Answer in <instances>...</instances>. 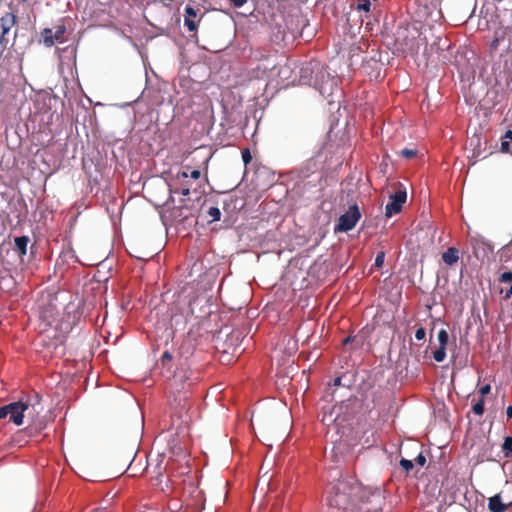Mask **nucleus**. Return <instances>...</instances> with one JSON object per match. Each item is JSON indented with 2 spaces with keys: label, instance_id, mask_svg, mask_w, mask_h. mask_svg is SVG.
<instances>
[{
  "label": "nucleus",
  "instance_id": "ea45409f",
  "mask_svg": "<svg viewBox=\"0 0 512 512\" xmlns=\"http://www.w3.org/2000/svg\"><path fill=\"white\" fill-rule=\"evenodd\" d=\"M231 3L234 5V7L236 8H240L242 7L245 3H247V0H230Z\"/></svg>",
  "mask_w": 512,
  "mask_h": 512
},
{
  "label": "nucleus",
  "instance_id": "39448f33",
  "mask_svg": "<svg viewBox=\"0 0 512 512\" xmlns=\"http://www.w3.org/2000/svg\"><path fill=\"white\" fill-rule=\"evenodd\" d=\"M285 28H287L288 35L291 36V42L294 43L296 39L302 36L304 27L307 25V19L303 16L299 9L293 14L287 16L281 15Z\"/></svg>",
  "mask_w": 512,
  "mask_h": 512
},
{
  "label": "nucleus",
  "instance_id": "5701e85b",
  "mask_svg": "<svg viewBox=\"0 0 512 512\" xmlns=\"http://www.w3.org/2000/svg\"><path fill=\"white\" fill-rule=\"evenodd\" d=\"M439 346L446 347L449 341L448 332L445 329H440L437 334Z\"/></svg>",
  "mask_w": 512,
  "mask_h": 512
},
{
  "label": "nucleus",
  "instance_id": "a19ab883",
  "mask_svg": "<svg viewBox=\"0 0 512 512\" xmlns=\"http://www.w3.org/2000/svg\"><path fill=\"white\" fill-rule=\"evenodd\" d=\"M512 297V283L510 284V287L506 290L505 294H504V299L505 300H508Z\"/></svg>",
  "mask_w": 512,
  "mask_h": 512
},
{
  "label": "nucleus",
  "instance_id": "6ab92c4d",
  "mask_svg": "<svg viewBox=\"0 0 512 512\" xmlns=\"http://www.w3.org/2000/svg\"><path fill=\"white\" fill-rule=\"evenodd\" d=\"M67 28L65 24L61 21V23H58L55 26V31L53 32L55 42L57 43H64L66 41L65 34H66Z\"/></svg>",
  "mask_w": 512,
  "mask_h": 512
},
{
  "label": "nucleus",
  "instance_id": "f704fd0d",
  "mask_svg": "<svg viewBox=\"0 0 512 512\" xmlns=\"http://www.w3.org/2000/svg\"><path fill=\"white\" fill-rule=\"evenodd\" d=\"M183 208L174 209L172 212V215L174 218H181L186 219L188 217V214H185L182 212Z\"/></svg>",
  "mask_w": 512,
  "mask_h": 512
},
{
  "label": "nucleus",
  "instance_id": "0eeeda50",
  "mask_svg": "<svg viewBox=\"0 0 512 512\" xmlns=\"http://www.w3.org/2000/svg\"><path fill=\"white\" fill-rule=\"evenodd\" d=\"M205 15L206 11L200 5H186L184 9V26L189 32H196Z\"/></svg>",
  "mask_w": 512,
  "mask_h": 512
},
{
  "label": "nucleus",
  "instance_id": "7ed1b4c3",
  "mask_svg": "<svg viewBox=\"0 0 512 512\" xmlns=\"http://www.w3.org/2000/svg\"><path fill=\"white\" fill-rule=\"evenodd\" d=\"M385 494L380 488H367L354 512H382L385 505Z\"/></svg>",
  "mask_w": 512,
  "mask_h": 512
},
{
  "label": "nucleus",
  "instance_id": "f8f14e48",
  "mask_svg": "<svg viewBox=\"0 0 512 512\" xmlns=\"http://www.w3.org/2000/svg\"><path fill=\"white\" fill-rule=\"evenodd\" d=\"M169 403L180 418L183 417L191 407L189 394H171Z\"/></svg>",
  "mask_w": 512,
  "mask_h": 512
},
{
  "label": "nucleus",
  "instance_id": "09e8293b",
  "mask_svg": "<svg viewBox=\"0 0 512 512\" xmlns=\"http://www.w3.org/2000/svg\"><path fill=\"white\" fill-rule=\"evenodd\" d=\"M4 49H5V48H3V46H1V45H0V55L2 54V52H3V50H4Z\"/></svg>",
  "mask_w": 512,
  "mask_h": 512
},
{
  "label": "nucleus",
  "instance_id": "a18cd8bd",
  "mask_svg": "<svg viewBox=\"0 0 512 512\" xmlns=\"http://www.w3.org/2000/svg\"><path fill=\"white\" fill-rule=\"evenodd\" d=\"M506 414L509 419H512V405L507 407Z\"/></svg>",
  "mask_w": 512,
  "mask_h": 512
},
{
  "label": "nucleus",
  "instance_id": "9d476101",
  "mask_svg": "<svg viewBox=\"0 0 512 512\" xmlns=\"http://www.w3.org/2000/svg\"><path fill=\"white\" fill-rule=\"evenodd\" d=\"M419 36L420 33L415 26L400 27L396 34V41L405 49L413 50L417 46L415 42Z\"/></svg>",
  "mask_w": 512,
  "mask_h": 512
},
{
  "label": "nucleus",
  "instance_id": "c756f323",
  "mask_svg": "<svg viewBox=\"0 0 512 512\" xmlns=\"http://www.w3.org/2000/svg\"><path fill=\"white\" fill-rule=\"evenodd\" d=\"M400 466L407 473L410 472L413 469V467H414L413 462L411 460H408V459H405V458H402L400 460Z\"/></svg>",
  "mask_w": 512,
  "mask_h": 512
},
{
  "label": "nucleus",
  "instance_id": "f3484780",
  "mask_svg": "<svg viewBox=\"0 0 512 512\" xmlns=\"http://www.w3.org/2000/svg\"><path fill=\"white\" fill-rule=\"evenodd\" d=\"M15 250L18 252L20 256H24L27 253V245L29 242L28 236H20L16 237L15 240Z\"/></svg>",
  "mask_w": 512,
  "mask_h": 512
},
{
  "label": "nucleus",
  "instance_id": "dca6fc26",
  "mask_svg": "<svg viewBox=\"0 0 512 512\" xmlns=\"http://www.w3.org/2000/svg\"><path fill=\"white\" fill-rule=\"evenodd\" d=\"M442 260L446 265L452 266L459 260V251L455 247H449L443 254Z\"/></svg>",
  "mask_w": 512,
  "mask_h": 512
},
{
  "label": "nucleus",
  "instance_id": "20e7f679",
  "mask_svg": "<svg viewBox=\"0 0 512 512\" xmlns=\"http://www.w3.org/2000/svg\"><path fill=\"white\" fill-rule=\"evenodd\" d=\"M191 374L187 369L178 368L168 382L170 394H189L193 385Z\"/></svg>",
  "mask_w": 512,
  "mask_h": 512
},
{
  "label": "nucleus",
  "instance_id": "de8ad7c7",
  "mask_svg": "<svg viewBox=\"0 0 512 512\" xmlns=\"http://www.w3.org/2000/svg\"><path fill=\"white\" fill-rule=\"evenodd\" d=\"M497 42H498L497 40H494V41H493V43H492V47H493V48H496V47H497Z\"/></svg>",
  "mask_w": 512,
  "mask_h": 512
},
{
  "label": "nucleus",
  "instance_id": "cd10ccee",
  "mask_svg": "<svg viewBox=\"0 0 512 512\" xmlns=\"http://www.w3.org/2000/svg\"><path fill=\"white\" fill-rule=\"evenodd\" d=\"M484 398H481L477 403L472 406V411L476 415H482L484 413Z\"/></svg>",
  "mask_w": 512,
  "mask_h": 512
},
{
  "label": "nucleus",
  "instance_id": "473e14b6",
  "mask_svg": "<svg viewBox=\"0 0 512 512\" xmlns=\"http://www.w3.org/2000/svg\"><path fill=\"white\" fill-rule=\"evenodd\" d=\"M385 253L383 251L379 252L375 258L374 266L377 268H381L384 264Z\"/></svg>",
  "mask_w": 512,
  "mask_h": 512
},
{
  "label": "nucleus",
  "instance_id": "a878e982",
  "mask_svg": "<svg viewBox=\"0 0 512 512\" xmlns=\"http://www.w3.org/2000/svg\"><path fill=\"white\" fill-rule=\"evenodd\" d=\"M355 5H356V9L359 11L360 10L365 11V12L370 11V6H371L370 0H355Z\"/></svg>",
  "mask_w": 512,
  "mask_h": 512
},
{
  "label": "nucleus",
  "instance_id": "2eb2a0df",
  "mask_svg": "<svg viewBox=\"0 0 512 512\" xmlns=\"http://www.w3.org/2000/svg\"><path fill=\"white\" fill-rule=\"evenodd\" d=\"M512 507V501L503 503L501 493H497L488 500V509L490 512H506Z\"/></svg>",
  "mask_w": 512,
  "mask_h": 512
},
{
  "label": "nucleus",
  "instance_id": "58836bf2",
  "mask_svg": "<svg viewBox=\"0 0 512 512\" xmlns=\"http://www.w3.org/2000/svg\"><path fill=\"white\" fill-rule=\"evenodd\" d=\"M415 462L419 465V466H424L426 464V457L420 453L416 458H415Z\"/></svg>",
  "mask_w": 512,
  "mask_h": 512
},
{
  "label": "nucleus",
  "instance_id": "b1692460",
  "mask_svg": "<svg viewBox=\"0 0 512 512\" xmlns=\"http://www.w3.org/2000/svg\"><path fill=\"white\" fill-rule=\"evenodd\" d=\"M207 214L211 218V222L219 221L221 218V211L218 207H210Z\"/></svg>",
  "mask_w": 512,
  "mask_h": 512
},
{
  "label": "nucleus",
  "instance_id": "393cba45",
  "mask_svg": "<svg viewBox=\"0 0 512 512\" xmlns=\"http://www.w3.org/2000/svg\"><path fill=\"white\" fill-rule=\"evenodd\" d=\"M445 357H446V347L439 346V348L436 349L433 353V358L436 362L444 361Z\"/></svg>",
  "mask_w": 512,
  "mask_h": 512
},
{
  "label": "nucleus",
  "instance_id": "a211bd4d",
  "mask_svg": "<svg viewBox=\"0 0 512 512\" xmlns=\"http://www.w3.org/2000/svg\"><path fill=\"white\" fill-rule=\"evenodd\" d=\"M40 37H41L43 44L46 47H52L55 44L53 30L51 28H44L40 32Z\"/></svg>",
  "mask_w": 512,
  "mask_h": 512
},
{
  "label": "nucleus",
  "instance_id": "8fccbe9b",
  "mask_svg": "<svg viewBox=\"0 0 512 512\" xmlns=\"http://www.w3.org/2000/svg\"><path fill=\"white\" fill-rule=\"evenodd\" d=\"M90 512H99L98 509L91 510Z\"/></svg>",
  "mask_w": 512,
  "mask_h": 512
},
{
  "label": "nucleus",
  "instance_id": "c85d7f7f",
  "mask_svg": "<svg viewBox=\"0 0 512 512\" xmlns=\"http://www.w3.org/2000/svg\"><path fill=\"white\" fill-rule=\"evenodd\" d=\"M400 155L407 159H412L417 155L416 149L404 148L400 151Z\"/></svg>",
  "mask_w": 512,
  "mask_h": 512
},
{
  "label": "nucleus",
  "instance_id": "f257e3e1",
  "mask_svg": "<svg viewBox=\"0 0 512 512\" xmlns=\"http://www.w3.org/2000/svg\"><path fill=\"white\" fill-rule=\"evenodd\" d=\"M363 487L353 479H341L333 484L327 495V505L342 512H354L362 497Z\"/></svg>",
  "mask_w": 512,
  "mask_h": 512
},
{
  "label": "nucleus",
  "instance_id": "e433bc0d",
  "mask_svg": "<svg viewBox=\"0 0 512 512\" xmlns=\"http://www.w3.org/2000/svg\"><path fill=\"white\" fill-rule=\"evenodd\" d=\"M171 360H172V354L169 351H165L161 357L162 364L165 365L166 363H169Z\"/></svg>",
  "mask_w": 512,
  "mask_h": 512
},
{
  "label": "nucleus",
  "instance_id": "9b49d317",
  "mask_svg": "<svg viewBox=\"0 0 512 512\" xmlns=\"http://www.w3.org/2000/svg\"><path fill=\"white\" fill-rule=\"evenodd\" d=\"M271 41L279 46H287L292 44L291 36L288 35L287 28H285L282 20L279 18L274 19V23L271 26Z\"/></svg>",
  "mask_w": 512,
  "mask_h": 512
},
{
  "label": "nucleus",
  "instance_id": "bb28decb",
  "mask_svg": "<svg viewBox=\"0 0 512 512\" xmlns=\"http://www.w3.org/2000/svg\"><path fill=\"white\" fill-rule=\"evenodd\" d=\"M159 485H161V490L163 492L174 491L176 489L174 481L170 480L169 478L165 480L164 485H162V479H160Z\"/></svg>",
  "mask_w": 512,
  "mask_h": 512
},
{
  "label": "nucleus",
  "instance_id": "37998d69",
  "mask_svg": "<svg viewBox=\"0 0 512 512\" xmlns=\"http://www.w3.org/2000/svg\"><path fill=\"white\" fill-rule=\"evenodd\" d=\"M179 192L182 196H188L190 194V189L188 187H183Z\"/></svg>",
  "mask_w": 512,
  "mask_h": 512
},
{
  "label": "nucleus",
  "instance_id": "7c9ffc66",
  "mask_svg": "<svg viewBox=\"0 0 512 512\" xmlns=\"http://www.w3.org/2000/svg\"><path fill=\"white\" fill-rule=\"evenodd\" d=\"M500 151L502 153H507V154H511L512 155V149H511V146H510V141L505 140V139H501Z\"/></svg>",
  "mask_w": 512,
  "mask_h": 512
},
{
  "label": "nucleus",
  "instance_id": "6e6552de",
  "mask_svg": "<svg viewBox=\"0 0 512 512\" xmlns=\"http://www.w3.org/2000/svg\"><path fill=\"white\" fill-rule=\"evenodd\" d=\"M9 418V421L17 426L23 424L25 418V408L23 401L12 402L0 407V419Z\"/></svg>",
  "mask_w": 512,
  "mask_h": 512
},
{
  "label": "nucleus",
  "instance_id": "49530a36",
  "mask_svg": "<svg viewBox=\"0 0 512 512\" xmlns=\"http://www.w3.org/2000/svg\"><path fill=\"white\" fill-rule=\"evenodd\" d=\"M333 385L334 386H339L341 385V378L340 377H337L334 379V382H333Z\"/></svg>",
  "mask_w": 512,
  "mask_h": 512
},
{
  "label": "nucleus",
  "instance_id": "c9c22d12",
  "mask_svg": "<svg viewBox=\"0 0 512 512\" xmlns=\"http://www.w3.org/2000/svg\"><path fill=\"white\" fill-rule=\"evenodd\" d=\"M426 336V331L423 327H419L415 332V338L417 340H423Z\"/></svg>",
  "mask_w": 512,
  "mask_h": 512
},
{
  "label": "nucleus",
  "instance_id": "72a5a7b5",
  "mask_svg": "<svg viewBox=\"0 0 512 512\" xmlns=\"http://www.w3.org/2000/svg\"><path fill=\"white\" fill-rule=\"evenodd\" d=\"M242 160L245 165L249 164L252 160L251 152L248 148L242 150Z\"/></svg>",
  "mask_w": 512,
  "mask_h": 512
},
{
  "label": "nucleus",
  "instance_id": "aec40b11",
  "mask_svg": "<svg viewBox=\"0 0 512 512\" xmlns=\"http://www.w3.org/2000/svg\"><path fill=\"white\" fill-rule=\"evenodd\" d=\"M502 452L505 458L512 459V436H507L504 438L502 444Z\"/></svg>",
  "mask_w": 512,
  "mask_h": 512
},
{
  "label": "nucleus",
  "instance_id": "c03bdc74",
  "mask_svg": "<svg viewBox=\"0 0 512 512\" xmlns=\"http://www.w3.org/2000/svg\"><path fill=\"white\" fill-rule=\"evenodd\" d=\"M354 340V337L353 336H348L346 337L343 341H342V344L344 346L348 345L349 343H351L352 341Z\"/></svg>",
  "mask_w": 512,
  "mask_h": 512
},
{
  "label": "nucleus",
  "instance_id": "4be33fe9",
  "mask_svg": "<svg viewBox=\"0 0 512 512\" xmlns=\"http://www.w3.org/2000/svg\"><path fill=\"white\" fill-rule=\"evenodd\" d=\"M483 238L482 237H478V236H475V237H471V245H472V248H473V252L475 254V256L478 258L479 255H478V248L482 245V246H487L486 243L482 240Z\"/></svg>",
  "mask_w": 512,
  "mask_h": 512
},
{
  "label": "nucleus",
  "instance_id": "412c9836",
  "mask_svg": "<svg viewBox=\"0 0 512 512\" xmlns=\"http://www.w3.org/2000/svg\"><path fill=\"white\" fill-rule=\"evenodd\" d=\"M201 176V171L199 169H195L193 171H191L190 173L188 172V167H186V170H183L181 172H179L177 174V177L178 178H183V179H186L188 177H191L193 179H199Z\"/></svg>",
  "mask_w": 512,
  "mask_h": 512
},
{
  "label": "nucleus",
  "instance_id": "4468645a",
  "mask_svg": "<svg viewBox=\"0 0 512 512\" xmlns=\"http://www.w3.org/2000/svg\"><path fill=\"white\" fill-rule=\"evenodd\" d=\"M16 24V16L13 13L7 12L0 18V45L6 47L8 40L6 35Z\"/></svg>",
  "mask_w": 512,
  "mask_h": 512
},
{
  "label": "nucleus",
  "instance_id": "423d86ee",
  "mask_svg": "<svg viewBox=\"0 0 512 512\" xmlns=\"http://www.w3.org/2000/svg\"><path fill=\"white\" fill-rule=\"evenodd\" d=\"M349 408V404L346 402H341L340 404L334 405L329 412H324L322 417V422L328 427H334L335 429H339L344 427V422L347 420V417L342 414H345Z\"/></svg>",
  "mask_w": 512,
  "mask_h": 512
},
{
  "label": "nucleus",
  "instance_id": "79ce46f5",
  "mask_svg": "<svg viewBox=\"0 0 512 512\" xmlns=\"http://www.w3.org/2000/svg\"><path fill=\"white\" fill-rule=\"evenodd\" d=\"M502 139H505V140H508V141H512V130H507L504 134V136L502 137Z\"/></svg>",
  "mask_w": 512,
  "mask_h": 512
},
{
  "label": "nucleus",
  "instance_id": "ddd939ff",
  "mask_svg": "<svg viewBox=\"0 0 512 512\" xmlns=\"http://www.w3.org/2000/svg\"><path fill=\"white\" fill-rule=\"evenodd\" d=\"M406 191L398 190L393 195L390 196V201L387 203L385 207V215L386 217H391L395 214H398L403 204L406 202Z\"/></svg>",
  "mask_w": 512,
  "mask_h": 512
},
{
  "label": "nucleus",
  "instance_id": "2f4dec72",
  "mask_svg": "<svg viewBox=\"0 0 512 512\" xmlns=\"http://www.w3.org/2000/svg\"><path fill=\"white\" fill-rule=\"evenodd\" d=\"M499 281L501 283H509V284H512V272L511 271H506V272H503L500 277H499Z\"/></svg>",
  "mask_w": 512,
  "mask_h": 512
},
{
  "label": "nucleus",
  "instance_id": "1a4fd4ad",
  "mask_svg": "<svg viewBox=\"0 0 512 512\" xmlns=\"http://www.w3.org/2000/svg\"><path fill=\"white\" fill-rule=\"evenodd\" d=\"M361 218V213L358 205L354 204L349 207V209L339 217L338 224L336 225L335 230L341 232H348L352 230L359 219Z\"/></svg>",
  "mask_w": 512,
  "mask_h": 512
},
{
  "label": "nucleus",
  "instance_id": "4c0bfd02",
  "mask_svg": "<svg viewBox=\"0 0 512 512\" xmlns=\"http://www.w3.org/2000/svg\"><path fill=\"white\" fill-rule=\"evenodd\" d=\"M491 392V386L490 384H486L479 389V393L481 394L482 398L486 395H488Z\"/></svg>",
  "mask_w": 512,
  "mask_h": 512
},
{
  "label": "nucleus",
  "instance_id": "f03ea898",
  "mask_svg": "<svg viewBox=\"0 0 512 512\" xmlns=\"http://www.w3.org/2000/svg\"><path fill=\"white\" fill-rule=\"evenodd\" d=\"M40 400V395L38 393H35L33 396L28 397L26 401H23V408H25V417L31 420V423L27 428L30 434L40 433L46 426L45 421L43 419L37 418V416L43 410Z\"/></svg>",
  "mask_w": 512,
  "mask_h": 512
}]
</instances>
